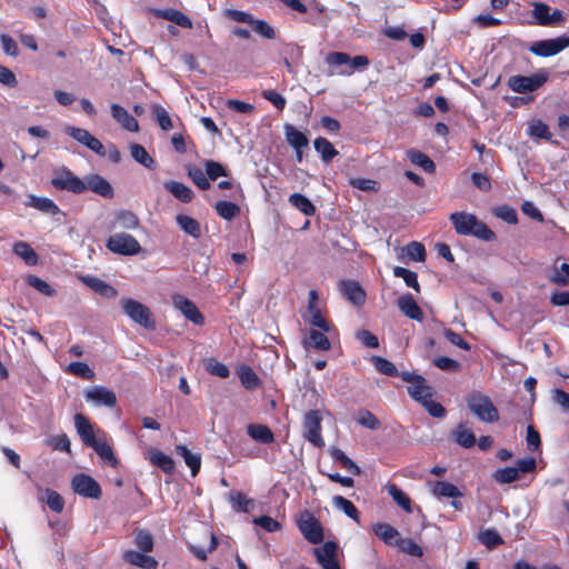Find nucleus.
I'll list each match as a JSON object with an SVG mask.
<instances>
[{
    "instance_id": "1",
    "label": "nucleus",
    "mask_w": 569,
    "mask_h": 569,
    "mask_svg": "<svg viewBox=\"0 0 569 569\" xmlns=\"http://www.w3.org/2000/svg\"><path fill=\"white\" fill-rule=\"evenodd\" d=\"M401 379L411 383L407 388L408 393L412 399L423 406L428 413L433 418H443L446 415L445 407L432 400L433 388L427 383V380L417 373L403 371L400 375Z\"/></svg>"
},
{
    "instance_id": "2",
    "label": "nucleus",
    "mask_w": 569,
    "mask_h": 569,
    "mask_svg": "<svg viewBox=\"0 0 569 569\" xmlns=\"http://www.w3.org/2000/svg\"><path fill=\"white\" fill-rule=\"evenodd\" d=\"M449 220L457 234L472 236L487 242L497 239L495 231L472 213L456 211L449 216Z\"/></svg>"
},
{
    "instance_id": "3",
    "label": "nucleus",
    "mask_w": 569,
    "mask_h": 569,
    "mask_svg": "<svg viewBox=\"0 0 569 569\" xmlns=\"http://www.w3.org/2000/svg\"><path fill=\"white\" fill-rule=\"evenodd\" d=\"M467 407L480 421L493 423L500 419L491 398L480 391H472L466 399Z\"/></svg>"
},
{
    "instance_id": "4",
    "label": "nucleus",
    "mask_w": 569,
    "mask_h": 569,
    "mask_svg": "<svg viewBox=\"0 0 569 569\" xmlns=\"http://www.w3.org/2000/svg\"><path fill=\"white\" fill-rule=\"evenodd\" d=\"M121 307L127 317L139 326L153 330L156 329V320L151 310L143 303L132 298H122Z\"/></svg>"
},
{
    "instance_id": "5",
    "label": "nucleus",
    "mask_w": 569,
    "mask_h": 569,
    "mask_svg": "<svg viewBox=\"0 0 569 569\" xmlns=\"http://www.w3.org/2000/svg\"><path fill=\"white\" fill-rule=\"evenodd\" d=\"M547 72L539 71L531 76H512L508 79L507 86L513 92L523 94L538 90L547 82Z\"/></svg>"
},
{
    "instance_id": "6",
    "label": "nucleus",
    "mask_w": 569,
    "mask_h": 569,
    "mask_svg": "<svg viewBox=\"0 0 569 569\" xmlns=\"http://www.w3.org/2000/svg\"><path fill=\"white\" fill-rule=\"evenodd\" d=\"M106 247L109 251L121 256H134L141 251L139 241L126 232H117L110 236Z\"/></svg>"
},
{
    "instance_id": "7",
    "label": "nucleus",
    "mask_w": 569,
    "mask_h": 569,
    "mask_svg": "<svg viewBox=\"0 0 569 569\" xmlns=\"http://www.w3.org/2000/svg\"><path fill=\"white\" fill-rule=\"evenodd\" d=\"M50 183L59 191H69L74 194L84 192V181L66 167L54 172Z\"/></svg>"
},
{
    "instance_id": "8",
    "label": "nucleus",
    "mask_w": 569,
    "mask_h": 569,
    "mask_svg": "<svg viewBox=\"0 0 569 569\" xmlns=\"http://www.w3.org/2000/svg\"><path fill=\"white\" fill-rule=\"evenodd\" d=\"M321 422L322 416L319 410H309L303 416V437L316 448L325 447Z\"/></svg>"
},
{
    "instance_id": "9",
    "label": "nucleus",
    "mask_w": 569,
    "mask_h": 569,
    "mask_svg": "<svg viewBox=\"0 0 569 569\" xmlns=\"http://www.w3.org/2000/svg\"><path fill=\"white\" fill-rule=\"evenodd\" d=\"M326 62L330 67L347 66V69L339 72L340 74L346 76L353 73L356 69L366 68L370 63L366 56H356L351 58L348 53L338 51L328 53L326 57Z\"/></svg>"
},
{
    "instance_id": "10",
    "label": "nucleus",
    "mask_w": 569,
    "mask_h": 569,
    "mask_svg": "<svg viewBox=\"0 0 569 569\" xmlns=\"http://www.w3.org/2000/svg\"><path fill=\"white\" fill-rule=\"evenodd\" d=\"M569 47V36H560L552 39L535 41L530 44L529 51L537 57H552Z\"/></svg>"
},
{
    "instance_id": "11",
    "label": "nucleus",
    "mask_w": 569,
    "mask_h": 569,
    "mask_svg": "<svg viewBox=\"0 0 569 569\" xmlns=\"http://www.w3.org/2000/svg\"><path fill=\"white\" fill-rule=\"evenodd\" d=\"M297 525L305 539L310 543L317 545L322 542L323 528L312 513L309 511L302 512Z\"/></svg>"
},
{
    "instance_id": "12",
    "label": "nucleus",
    "mask_w": 569,
    "mask_h": 569,
    "mask_svg": "<svg viewBox=\"0 0 569 569\" xmlns=\"http://www.w3.org/2000/svg\"><path fill=\"white\" fill-rule=\"evenodd\" d=\"M73 491L82 497L99 499L101 497L100 485L86 473H78L71 480Z\"/></svg>"
},
{
    "instance_id": "13",
    "label": "nucleus",
    "mask_w": 569,
    "mask_h": 569,
    "mask_svg": "<svg viewBox=\"0 0 569 569\" xmlns=\"http://www.w3.org/2000/svg\"><path fill=\"white\" fill-rule=\"evenodd\" d=\"M531 14L535 18L536 23L542 27L560 23L565 20L561 10L555 9L553 12L550 13V6L543 2H533Z\"/></svg>"
},
{
    "instance_id": "14",
    "label": "nucleus",
    "mask_w": 569,
    "mask_h": 569,
    "mask_svg": "<svg viewBox=\"0 0 569 569\" xmlns=\"http://www.w3.org/2000/svg\"><path fill=\"white\" fill-rule=\"evenodd\" d=\"M66 133L73 138L76 141L86 146L91 151L99 156H106V149L99 139L93 137L88 130L68 126L64 129Z\"/></svg>"
},
{
    "instance_id": "15",
    "label": "nucleus",
    "mask_w": 569,
    "mask_h": 569,
    "mask_svg": "<svg viewBox=\"0 0 569 569\" xmlns=\"http://www.w3.org/2000/svg\"><path fill=\"white\" fill-rule=\"evenodd\" d=\"M66 133L73 138L76 141L86 146L91 151L99 156H106V149L99 139L93 137L88 130L68 126L64 129Z\"/></svg>"
},
{
    "instance_id": "16",
    "label": "nucleus",
    "mask_w": 569,
    "mask_h": 569,
    "mask_svg": "<svg viewBox=\"0 0 569 569\" xmlns=\"http://www.w3.org/2000/svg\"><path fill=\"white\" fill-rule=\"evenodd\" d=\"M338 543L335 541H326L322 547L313 550L318 563L322 569H340L337 560Z\"/></svg>"
},
{
    "instance_id": "17",
    "label": "nucleus",
    "mask_w": 569,
    "mask_h": 569,
    "mask_svg": "<svg viewBox=\"0 0 569 569\" xmlns=\"http://www.w3.org/2000/svg\"><path fill=\"white\" fill-rule=\"evenodd\" d=\"M84 398L96 406L112 408L117 405L116 393L103 386H94L87 389L84 391Z\"/></svg>"
},
{
    "instance_id": "18",
    "label": "nucleus",
    "mask_w": 569,
    "mask_h": 569,
    "mask_svg": "<svg viewBox=\"0 0 569 569\" xmlns=\"http://www.w3.org/2000/svg\"><path fill=\"white\" fill-rule=\"evenodd\" d=\"M84 191L90 190L106 199H111L114 191L110 182L98 173L89 174L84 178Z\"/></svg>"
},
{
    "instance_id": "19",
    "label": "nucleus",
    "mask_w": 569,
    "mask_h": 569,
    "mask_svg": "<svg viewBox=\"0 0 569 569\" xmlns=\"http://www.w3.org/2000/svg\"><path fill=\"white\" fill-rule=\"evenodd\" d=\"M399 310L409 319L421 322L425 318L422 309L410 293H405L397 299Z\"/></svg>"
},
{
    "instance_id": "20",
    "label": "nucleus",
    "mask_w": 569,
    "mask_h": 569,
    "mask_svg": "<svg viewBox=\"0 0 569 569\" xmlns=\"http://www.w3.org/2000/svg\"><path fill=\"white\" fill-rule=\"evenodd\" d=\"M174 305L189 321L198 326H202L204 323L202 313L190 299L183 296H178L174 298Z\"/></svg>"
},
{
    "instance_id": "21",
    "label": "nucleus",
    "mask_w": 569,
    "mask_h": 569,
    "mask_svg": "<svg viewBox=\"0 0 569 569\" xmlns=\"http://www.w3.org/2000/svg\"><path fill=\"white\" fill-rule=\"evenodd\" d=\"M74 426L78 435L80 436L83 445L87 447L94 446L99 440L97 439L93 427L90 423L89 419L81 413H76L74 416Z\"/></svg>"
},
{
    "instance_id": "22",
    "label": "nucleus",
    "mask_w": 569,
    "mask_h": 569,
    "mask_svg": "<svg viewBox=\"0 0 569 569\" xmlns=\"http://www.w3.org/2000/svg\"><path fill=\"white\" fill-rule=\"evenodd\" d=\"M153 14L157 18H161L163 20L173 22L174 24L184 28V29H191L192 28V21L191 19L184 14L182 11L173 9V8H167V9H154Z\"/></svg>"
},
{
    "instance_id": "23",
    "label": "nucleus",
    "mask_w": 569,
    "mask_h": 569,
    "mask_svg": "<svg viewBox=\"0 0 569 569\" xmlns=\"http://www.w3.org/2000/svg\"><path fill=\"white\" fill-rule=\"evenodd\" d=\"M111 116L113 119L121 124V127L130 132H137L139 130L138 120L132 117L127 109L118 103H112L110 107Z\"/></svg>"
},
{
    "instance_id": "24",
    "label": "nucleus",
    "mask_w": 569,
    "mask_h": 569,
    "mask_svg": "<svg viewBox=\"0 0 569 569\" xmlns=\"http://www.w3.org/2000/svg\"><path fill=\"white\" fill-rule=\"evenodd\" d=\"M340 290L343 296L356 306H361L366 301V292L355 280H342Z\"/></svg>"
},
{
    "instance_id": "25",
    "label": "nucleus",
    "mask_w": 569,
    "mask_h": 569,
    "mask_svg": "<svg viewBox=\"0 0 569 569\" xmlns=\"http://www.w3.org/2000/svg\"><path fill=\"white\" fill-rule=\"evenodd\" d=\"M140 224L139 218L136 213L129 210H120L116 213L113 221L109 226V230H116L117 228L133 230Z\"/></svg>"
},
{
    "instance_id": "26",
    "label": "nucleus",
    "mask_w": 569,
    "mask_h": 569,
    "mask_svg": "<svg viewBox=\"0 0 569 569\" xmlns=\"http://www.w3.org/2000/svg\"><path fill=\"white\" fill-rule=\"evenodd\" d=\"M372 532L387 546L396 547L401 538L399 531L387 522H377L372 526Z\"/></svg>"
},
{
    "instance_id": "27",
    "label": "nucleus",
    "mask_w": 569,
    "mask_h": 569,
    "mask_svg": "<svg viewBox=\"0 0 569 569\" xmlns=\"http://www.w3.org/2000/svg\"><path fill=\"white\" fill-rule=\"evenodd\" d=\"M123 559L128 563L142 569H156L158 566V561L153 557L142 551L128 550L123 553Z\"/></svg>"
},
{
    "instance_id": "28",
    "label": "nucleus",
    "mask_w": 569,
    "mask_h": 569,
    "mask_svg": "<svg viewBox=\"0 0 569 569\" xmlns=\"http://www.w3.org/2000/svg\"><path fill=\"white\" fill-rule=\"evenodd\" d=\"M247 433L257 442L270 445L274 441V435L271 429L261 423H251L247 427Z\"/></svg>"
},
{
    "instance_id": "29",
    "label": "nucleus",
    "mask_w": 569,
    "mask_h": 569,
    "mask_svg": "<svg viewBox=\"0 0 569 569\" xmlns=\"http://www.w3.org/2000/svg\"><path fill=\"white\" fill-rule=\"evenodd\" d=\"M303 346L307 349L312 348L319 351H328L331 348L330 340L325 332L315 329L310 330L308 338L303 340Z\"/></svg>"
},
{
    "instance_id": "30",
    "label": "nucleus",
    "mask_w": 569,
    "mask_h": 569,
    "mask_svg": "<svg viewBox=\"0 0 569 569\" xmlns=\"http://www.w3.org/2000/svg\"><path fill=\"white\" fill-rule=\"evenodd\" d=\"M26 206L32 207L43 213H48L51 216H56L60 213L59 207L54 203L53 200L46 197H37L33 194L29 196V200L26 202Z\"/></svg>"
},
{
    "instance_id": "31",
    "label": "nucleus",
    "mask_w": 569,
    "mask_h": 569,
    "mask_svg": "<svg viewBox=\"0 0 569 569\" xmlns=\"http://www.w3.org/2000/svg\"><path fill=\"white\" fill-rule=\"evenodd\" d=\"M164 188L181 202L189 203L192 201L194 193L193 191L186 184L179 181H167L164 183Z\"/></svg>"
},
{
    "instance_id": "32",
    "label": "nucleus",
    "mask_w": 569,
    "mask_h": 569,
    "mask_svg": "<svg viewBox=\"0 0 569 569\" xmlns=\"http://www.w3.org/2000/svg\"><path fill=\"white\" fill-rule=\"evenodd\" d=\"M149 460L166 473H172L174 470L173 459L159 449H151L149 451Z\"/></svg>"
},
{
    "instance_id": "33",
    "label": "nucleus",
    "mask_w": 569,
    "mask_h": 569,
    "mask_svg": "<svg viewBox=\"0 0 569 569\" xmlns=\"http://www.w3.org/2000/svg\"><path fill=\"white\" fill-rule=\"evenodd\" d=\"M83 282L90 287L94 292L99 293L104 298H114L118 295V291L114 287L107 283L106 281L96 278V277H87L83 279Z\"/></svg>"
},
{
    "instance_id": "34",
    "label": "nucleus",
    "mask_w": 569,
    "mask_h": 569,
    "mask_svg": "<svg viewBox=\"0 0 569 569\" xmlns=\"http://www.w3.org/2000/svg\"><path fill=\"white\" fill-rule=\"evenodd\" d=\"M315 150L320 154L321 160L325 163H329L333 160L336 156H338V150L333 147V144L323 137H318L313 141Z\"/></svg>"
},
{
    "instance_id": "35",
    "label": "nucleus",
    "mask_w": 569,
    "mask_h": 569,
    "mask_svg": "<svg viewBox=\"0 0 569 569\" xmlns=\"http://www.w3.org/2000/svg\"><path fill=\"white\" fill-rule=\"evenodd\" d=\"M97 455L110 467L117 468L120 463L116 457L112 447L104 440H98L94 446H91Z\"/></svg>"
},
{
    "instance_id": "36",
    "label": "nucleus",
    "mask_w": 569,
    "mask_h": 569,
    "mask_svg": "<svg viewBox=\"0 0 569 569\" xmlns=\"http://www.w3.org/2000/svg\"><path fill=\"white\" fill-rule=\"evenodd\" d=\"M12 251L16 256L20 257L28 266H36L39 261V257L34 249L24 241L16 242L13 244Z\"/></svg>"
},
{
    "instance_id": "37",
    "label": "nucleus",
    "mask_w": 569,
    "mask_h": 569,
    "mask_svg": "<svg viewBox=\"0 0 569 569\" xmlns=\"http://www.w3.org/2000/svg\"><path fill=\"white\" fill-rule=\"evenodd\" d=\"M284 136L287 142L293 149H305L309 144L308 137L303 132L297 130L292 124L284 126Z\"/></svg>"
},
{
    "instance_id": "38",
    "label": "nucleus",
    "mask_w": 569,
    "mask_h": 569,
    "mask_svg": "<svg viewBox=\"0 0 569 569\" xmlns=\"http://www.w3.org/2000/svg\"><path fill=\"white\" fill-rule=\"evenodd\" d=\"M528 134L533 138H539L548 141L552 146H559L557 140H552V134L549 130L548 124L542 120H535L528 127Z\"/></svg>"
},
{
    "instance_id": "39",
    "label": "nucleus",
    "mask_w": 569,
    "mask_h": 569,
    "mask_svg": "<svg viewBox=\"0 0 569 569\" xmlns=\"http://www.w3.org/2000/svg\"><path fill=\"white\" fill-rule=\"evenodd\" d=\"M176 453L181 456L186 465L190 468L191 475L194 477L201 468V457L198 453H192L186 446L179 445L176 447Z\"/></svg>"
},
{
    "instance_id": "40",
    "label": "nucleus",
    "mask_w": 569,
    "mask_h": 569,
    "mask_svg": "<svg viewBox=\"0 0 569 569\" xmlns=\"http://www.w3.org/2000/svg\"><path fill=\"white\" fill-rule=\"evenodd\" d=\"M178 226L189 236L198 239L201 237V227L198 220L187 214H178L176 218Z\"/></svg>"
},
{
    "instance_id": "41",
    "label": "nucleus",
    "mask_w": 569,
    "mask_h": 569,
    "mask_svg": "<svg viewBox=\"0 0 569 569\" xmlns=\"http://www.w3.org/2000/svg\"><path fill=\"white\" fill-rule=\"evenodd\" d=\"M407 156L412 164L422 168L426 172L433 173L436 171L435 162L422 151L411 149L408 151Z\"/></svg>"
},
{
    "instance_id": "42",
    "label": "nucleus",
    "mask_w": 569,
    "mask_h": 569,
    "mask_svg": "<svg viewBox=\"0 0 569 569\" xmlns=\"http://www.w3.org/2000/svg\"><path fill=\"white\" fill-rule=\"evenodd\" d=\"M329 453L335 461L341 465L342 468L347 469L355 476L360 475V468L341 449H339L338 447H331L329 449Z\"/></svg>"
},
{
    "instance_id": "43",
    "label": "nucleus",
    "mask_w": 569,
    "mask_h": 569,
    "mask_svg": "<svg viewBox=\"0 0 569 569\" xmlns=\"http://www.w3.org/2000/svg\"><path fill=\"white\" fill-rule=\"evenodd\" d=\"M238 377L240 379L241 385L248 390L257 389L261 381L258 375L250 366H241L238 370Z\"/></svg>"
},
{
    "instance_id": "44",
    "label": "nucleus",
    "mask_w": 569,
    "mask_h": 569,
    "mask_svg": "<svg viewBox=\"0 0 569 569\" xmlns=\"http://www.w3.org/2000/svg\"><path fill=\"white\" fill-rule=\"evenodd\" d=\"M131 157L144 168L153 170L156 168L154 159L148 153L146 148L139 143L130 146Z\"/></svg>"
},
{
    "instance_id": "45",
    "label": "nucleus",
    "mask_w": 569,
    "mask_h": 569,
    "mask_svg": "<svg viewBox=\"0 0 569 569\" xmlns=\"http://www.w3.org/2000/svg\"><path fill=\"white\" fill-rule=\"evenodd\" d=\"M289 203L305 216L311 217L316 213V207L313 203L301 193H292L289 197Z\"/></svg>"
},
{
    "instance_id": "46",
    "label": "nucleus",
    "mask_w": 569,
    "mask_h": 569,
    "mask_svg": "<svg viewBox=\"0 0 569 569\" xmlns=\"http://www.w3.org/2000/svg\"><path fill=\"white\" fill-rule=\"evenodd\" d=\"M432 493L437 497L458 498L462 497L459 488L448 481H436L432 487Z\"/></svg>"
},
{
    "instance_id": "47",
    "label": "nucleus",
    "mask_w": 569,
    "mask_h": 569,
    "mask_svg": "<svg viewBox=\"0 0 569 569\" xmlns=\"http://www.w3.org/2000/svg\"><path fill=\"white\" fill-rule=\"evenodd\" d=\"M453 436L455 441L462 448L469 449L477 443V439L472 430L466 428L462 423L457 427Z\"/></svg>"
},
{
    "instance_id": "48",
    "label": "nucleus",
    "mask_w": 569,
    "mask_h": 569,
    "mask_svg": "<svg viewBox=\"0 0 569 569\" xmlns=\"http://www.w3.org/2000/svg\"><path fill=\"white\" fill-rule=\"evenodd\" d=\"M332 502L337 508L342 510L346 513V516H348L358 523L360 522V512L352 501L348 500L342 496H335L332 498Z\"/></svg>"
},
{
    "instance_id": "49",
    "label": "nucleus",
    "mask_w": 569,
    "mask_h": 569,
    "mask_svg": "<svg viewBox=\"0 0 569 569\" xmlns=\"http://www.w3.org/2000/svg\"><path fill=\"white\" fill-rule=\"evenodd\" d=\"M370 361L373 365L375 369L385 376L398 377L401 375L399 373L397 367L390 360L383 357L372 356Z\"/></svg>"
},
{
    "instance_id": "50",
    "label": "nucleus",
    "mask_w": 569,
    "mask_h": 569,
    "mask_svg": "<svg viewBox=\"0 0 569 569\" xmlns=\"http://www.w3.org/2000/svg\"><path fill=\"white\" fill-rule=\"evenodd\" d=\"M388 493L392 497L395 502L401 507L406 512H411V499L403 492L397 485L389 483L387 487Z\"/></svg>"
},
{
    "instance_id": "51",
    "label": "nucleus",
    "mask_w": 569,
    "mask_h": 569,
    "mask_svg": "<svg viewBox=\"0 0 569 569\" xmlns=\"http://www.w3.org/2000/svg\"><path fill=\"white\" fill-rule=\"evenodd\" d=\"M218 216L226 220H232L240 213V207L231 201L220 200L214 206Z\"/></svg>"
},
{
    "instance_id": "52",
    "label": "nucleus",
    "mask_w": 569,
    "mask_h": 569,
    "mask_svg": "<svg viewBox=\"0 0 569 569\" xmlns=\"http://www.w3.org/2000/svg\"><path fill=\"white\" fill-rule=\"evenodd\" d=\"M393 276L397 278H402L408 287L412 288L417 293L420 292V284L418 281L417 272L397 266L393 268Z\"/></svg>"
},
{
    "instance_id": "53",
    "label": "nucleus",
    "mask_w": 569,
    "mask_h": 569,
    "mask_svg": "<svg viewBox=\"0 0 569 569\" xmlns=\"http://www.w3.org/2000/svg\"><path fill=\"white\" fill-rule=\"evenodd\" d=\"M480 542L487 547V549L492 550L498 546L503 543L502 537L496 529H485L479 532Z\"/></svg>"
},
{
    "instance_id": "54",
    "label": "nucleus",
    "mask_w": 569,
    "mask_h": 569,
    "mask_svg": "<svg viewBox=\"0 0 569 569\" xmlns=\"http://www.w3.org/2000/svg\"><path fill=\"white\" fill-rule=\"evenodd\" d=\"M492 478L498 483L507 485L517 481L520 477L516 467H505L497 469L493 472Z\"/></svg>"
},
{
    "instance_id": "55",
    "label": "nucleus",
    "mask_w": 569,
    "mask_h": 569,
    "mask_svg": "<svg viewBox=\"0 0 569 569\" xmlns=\"http://www.w3.org/2000/svg\"><path fill=\"white\" fill-rule=\"evenodd\" d=\"M491 212L495 217L501 219L502 221L509 224L518 223V214L516 209L508 204L495 207L492 208Z\"/></svg>"
},
{
    "instance_id": "56",
    "label": "nucleus",
    "mask_w": 569,
    "mask_h": 569,
    "mask_svg": "<svg viewBox=\"0 0 569 569\" xmlns=\"http://www.w3.org/2000/svg\"><path fill=\"white\" fill-rule=\"evenodd\" d=\"M396 547L399 549V551L412 557L423 556L422 547L410 538H400Z\"/></svg>"
},
{
    "instance_id": "57",
    "label": "nucleus",
    "mask_w": 569,
    "mask_h": 569,
    "mask_svg": "<svg viewBox=\"0 0 569 569\" xmlns=\"http://www.w3.org/2000/svg\"><path fill=\"white\" fill-rule=\"evenodd\" d=\"M188 177L192 180V182L200 189V190H208L210 189L211 184L208 180L207 174L198 167L190 166L188 167Z\"/></svg>"
},
{
    "instance_id": "58",
    "label": "nucleus",
    "mask_w": 569,
    "mask_h": 569,
    "mask_svg": "<svg viewBox=\"0 0 569 569\" xmlns=\"http://www.w3.org/2000/svg\"><path fill=\"white\" fill-rule=\"evenodd\" d=\"M66 371L86 380H91L94 377L93 370L86 362L81 361L70 362Z\"/></svg>"
},
{
    "instance_id": "59",
    "label": "nucleus",
    "mask_w": 569,
    "mask_h": 569,
    "mask_svg": "<svg viewBox=\"0 0 569 569\" xmlns=\"http://www.w3.org/2000/svg\"><path fill=\"white\" fill-rule=\"evenodd\" d=\"M27 282L30 287L34 288L40 293L47 297H54L57 295V290L51 284H49L47 281L42 280L37 276H28Z\"/></svg>"
},
{
    "instance_id": "60",
    "label": "nucleus",
    "mask_w": 569,
    "mask_h": 569,
    "mask_svg": "<svg viewBox=\"0 0 569 569\" xmlns=\"http://www.w3.org/2000/svg\"><path fill=\"white\" fill-rule=\"evenodd\" d=\"M229 496L232 507L238 511L247 512L253 506V500L241 491H231Z\"/></svg>"
},
{
    "instance_id": "61",
    "label": "nucleus",
    "mask_w": 569,
    "mask_h": 569,
    "mask_svg": "<svg viewBox=\"0 0 569 569\" xmlns=\"http://www.w3.org/2000/svg\"><path fill=\"white\" fill-rule=\"evenodd\" d=\"M310 313V318L308 322L316 328H319L323 332H330L333 326L322 316L321 310L316 308L313 310H308Z\"/></svg>"
},
{
    "instance_id": "62",
    "label": "nucleus",
    "mask_w": 569,
    "mask_h": 569,
    "mask_svg": "<svg viewBox=\"0 0 569 569\" xmlns=\"http://www.w3.org/2000/svg\"><path fill=\"white\" fill-rule=\"evenodd\" d=\"M357 422L370 430H377L381 427L379 419L369 410H360L357 416Z\"/></svg>"
},
{
    "instance_id": "63",
    "label": "nucleus",
    "mask_w": 569,
    "mask_h": 569,
    "mask_svg": "<svg viewBox=\"0 0 569 569\" xmlns=\"http://www.w3.org/2000/svg\"><path fill=\"white\" fill-rule=\"evenodd\" d=\"M405 251L413 261L423 262L426 260V248L421 242L411 241L405 247Z\"/></svg>"
},
{
    "instance_id": "64",
    "label": "nucleus",
    "mask_w": 569,
    "mask_h": 569,
    "mask_svg": "<svg viewBox=\"0 0 569 569\" xmlns=\"http://www.w3.org/2000/svg\"><path fill=\"white\" fill-rule=\"evenodd\" d=\"M134 543L142 552H151L153 550V538L147 530H139L134 537Z\"/></svg>"
}]
</instances>
